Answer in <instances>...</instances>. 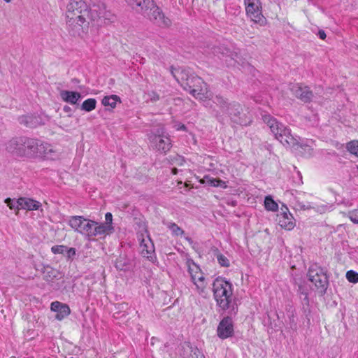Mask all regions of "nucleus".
<instances>
[{
    "mask_svg": "<svg viewBox=\"0 0 358 358\" xmlns=\"http://www.w3.org/2000/svg\"><path fill=\"white\" fill-rule=\"evenodd\" d=\"M66 17L69 32L72 36H79L90 23L91 8L83 0H70L66 6Z\"/></svg>",
    "mask_w": 358,
    "mask_h": 358,
    "instance_id": "f257e3e1",
    "label": "nucleus"
},
{
    "mask_svg": "<svg viewBox=\"0 0 358 358\" xmlns=\"http://www.w3.org/2000/svg\"><path fill=\"white\" fill-rule=\"evenodd\" d=\"M127 3L138 13H141L155 24L166 28L171 24V20L166 17L153 0H126Z\"/></svg>",
    "mask_w": 358,
    "mask_h": 358,
    "instance_id": "f03ea898",
    "label": "nucleus"
},
{
    "mask_svg": "<svg viewBox=\"0 0 358 358\" xmlns=\"http://www.w3.org/2000/svg\"><path fill=\"white\" fill-rule=\"evenodd\" d=\"M262 120L269 127L275 138L282 144L287 146H294L298 144L296 138L292 135L290 129L278 121L276 118L269 114H264L262 115Z\"/></svg>",
    "mask_w": 358,
    "mask_h": 358,
    "instance_id": "7ed1b4c3",
    "label": "nucleus"
},
{
    "mask_svg": "<svg viewBox=\"0 0 358 358\" xmlns=\"http://www.w3.org/2000/svg\"><path fill=\"white\" fill-rule=\"evenodd\" d=\"M213 292L217 306L223 310L231 307L232 299V285L224 278L218 277L213 283Z\"/></svg>",
    "mask_w": 358,
    "mask_h": 358,
    "instance_id": "20e7f679",
    "label": "nucleus"
},
{
    "mask_svg": "<svg viewBox=\"0 0 358 358\" xmlns=\"http://www.w3.org/2000/svg\"><path fill=\"white\" fill-rule=\"evenodd\" d=\"M55 150L51 145L41 140L27 137L25 157L53 159Z\"/></svg>",
    "mask_w": 358,
    "mask_h": 358,
    "instance_id": "39448f33",
    "label": "nucleus"
},
{
    "mask_svg": "<svg viewBox=\"0 0 358 358\" xmlns=\"http://www.w3.org/2000/svg\"><path fill=\"white\" fill-rule=\"evenodd\" d=\"M91 16L90 22L96 23L98 26L103 24H107L113 22L114 16L106 8V5L101 0H91Z\"/></svg>",
    "mask_w": 358,
    "mask_h": 358,
    "instance_id": "423d86ee",
    "label": "nucleus"
},
{
    "mask_svg": "<svg viewBox=\"0 0 358 358\" xmlns=\"http://www.w3.org/2000/svg\"><path fill=\"white\" fill-rule=\"evenodd\" d=\"M308 276L315 286L317 292L324 294L328 287V278L324 268L317 264L313 265L309 268Z\"/></svg>",
    "mask_w": 358,
    "mask_h": 358,
    "instance_id": "0eeeda50",
    "label": "nucleus"
},
{
    "mask_svg": "<svg viewBox=\"0 0 358 358\" xmlns=\"http://www.w3.org/2000/svg\"><path fill=\"white\" fill-rule=\"evenodd\" d=\"M188 272L191 280L195 285L196 289L199 294L205 293L206 288V282L203 273L198 265L193 262H187Z\"/></svg>",
    "mask_w": 358,
    "mask_h": 358,
    "instance_id": "6e6552de",
    "label": "nucleus"
},
{
    "mask_svg": "<svg viewBox=\"0 0 358 358\" xmlns=\"http://www.w3.org/2000/svg\"><path fill=\"white\" fill-rule=\"evenodd\" d=\"M184 90L188 91L194 97L199 99L206 98L208 92L207 85L197 76H194L189 82H186Z\"/></svg>",
    "mask_w": 358,
    "mask_h": 358,
    "instance_id": "1a4fd4ad",
    "label": "nucleus"
},
{
    "mask_svg": "<svg viewBox=\"0 0 358 358\" xmlns=\"http://www.w3.org/2000/svg\"><path fill=\"white\" fill-rule=\"evenodd\" d=\"M69 224L75 231L90 237L92 227L97 222L77 215L69 218Z\"/></svg>",
    "mask_w": 358,
    "mask_h": 358,
    "instance_id": "9d476101",
    "label": "nucleus"
},
{
    "mask_svg": "<svg viewBox=\"0 0 358 358\" xmlns=\"http://www.w3.org/2000/svg\"><path fill=\"white\" fill-rule=\"evenodd\" d=\"M225 113L230 117L233 122L238 124L247 126L251 122L250 117L243 113V108L239 103H229Z\"/></svg>",
    "mask_w": 358,
    "mask_h": 358,
    "instance_id": "9b49d317",
    "label": "nucleus"
},
{
    "mask_svg": "<svg viewBox=\"0 0 358 358\" xmlns=\"http://www.w3.org/2000/svg\"><path fill=\"white\" fill-rule=\"evenodd\" d=\"M248 16L255 23L262 25L265 17L262 13V6L259 0H244Z\"/></svg>",
    "mask_w": 358,
    "mask_h": 358,
    "instance_id": "f8f14e48",
    "label": "nucleus"
},
{
    "mask_svg": "<svg viewBox=\"0 0 358 358\" xmlns=\"http://www.w3.org/2000/svg\"><path fill=\"white\" fill-rule=\"evenodd\" d=\"M148 138L151 143V145L157 150L166 153L171 148V140L166 136L162 134L157 130L156 132H151Z\"/></svg>",
    "mask_w": 358,
    "mask_h": 358,
    "instance_id": "ddd939ff",
    "label": "nucleus"
},
{
    "mask_svg": "<svg viewBox=\"0 0 358 358\" xmlns=\"http://www.w3.org/2000/svg\"><path fill=\"white\" fill-rule=\"evenodd\" d=\"M26 143L27 137L13 138L6 143V150L13 155L25 157Z\"/></svg>",
    "mask_w": 358,
    "mask_h": 358,
    "instance_id": "4468645a",
    "label": "nucleus"
},
{
    "mask_svg": "<svg viewBox=\"0 0 358 358\" xmlns=\"http://www.w3.org/2000/svg\"><path fill=\"white\" fill-rule=\"evenodd\" d=\"M289 89L294 96L304 103H310L315 96L313 91L306 85L294 84Z\"/></svg>",
    "mask_w": 358,
    "mask_h": 358,
    "instance_id": "2eb2a0df",
    "label": "nucleus"
},
{
    "mask_svg": "<svg viewBox=\"0 0 358 358\" xmlns=\"http://www.w3.org/2000/svg\"><path fill=\"white\" fill-rule=\"evenodd\" d=\"M217 336L225 339L231 337L234 334V326L232 320L230 317H224L220 322L217 329Z\"/></svg>",
    "mask_w": 358,
    "mask_h": 358,
    "instance_id": "dca6fc26",
    "label": "nucleus"
},
{
    "mask_svg": "<svg viewBox=\"0 0 358 358\" xmlns=\"http://www.w3.org/2000/svg\"><path fill=\"white\" fill-rule=\"evenodd\" d=\"M170 71L173 78L183 88L185 87V83H189L190 79L194 76L189 69L183 68H174L173 66H171Z\"/></svg>",
    "mask_w": 358,
    "mask_h": 358,
    "instance_id": "f3484780",
    "label": "nucleus"
},
{
    "mask_svg": "<svg viewBox=\"0 0 358 358\" xmlns=\"http://www.w3.org/2000/svg\"><path fill=\"white\" fill-rule=\"evenodd\" d=\"M138 241H140V252L143 257L148 259H151L152 255L155 252V248L149 236H147L146 238H144V236L141 234L138 236Z\"/></svg>",
    "mask_w": 358,
    "mask_h": 358,
    "instance_id": "a211bd4d",
    "label": "nucleus"
},
{
    "mask_svg": "<svg viewBox=\"0 0 358 358\" xmlns=\"http://www.w3.org/2000/svg\"><path fill=\"white\" fill-rule=\"evenodd\" d=\"M50 308L51 310L57 313L55 318L58 320H62L71 313L69 306L59 301L52 302Z\"/></svg>",
    "mask_w": 358,
    "mask_h": 358,
    "instance_id": "6ab92c4d",
    "label": "nucleus"
},
{
    "mask_svg": "<svg viewBox=\"0 0 358 358\" xmlns=\"http://www.w3.org/2000/svg\"><path fill=\"white\" fill-rule=\"evenodd\" d=\"M17 203L20 209L27 210H38L41 206V203L39 201L27 197L19 198Z\"/></svg>",
    "mask_w": 358,
    "mask_h": 358,
    "instance_id": "aec40b11",
    "label": "nucleus"
},
{
    "mask_svg": "<svg viewBox=\"0 0 358 358\" xmlns=\"http://www.w3.org/2000/svg\"><path fill=\"white\" fill-rule=\"evenodd\" d=\"M278 217L279 224L281 227L287 230H291L294 227L295 224L293 221V217L291 213L283 211L280 215H278Z\"/></svg>",
    "mask_w": 358,
    "mask_h": 358,
    "instance_id": "412c9836",
    "label": "nucleus"
},
{
    "mask_svg": "<svg viewBox=\"0 0 358 358\" xmlns=\"http://www.w3.org/2000/svg\"><path fill=\"white\" fill-rule=\"evenodd\" d=\"M113 230V226L106 225L105 223H101L99 224L97 223V224H94V226L92 227L90 237L110 234Z\"/></svg>",
    "mask_w": 358,
    "mask_h": 358,
    "instance_id": "4be33fe9",
    "label": "nucleus"
},
{
    "mask_svg": "<svg viewBox=\"0 0 358 358\" xmlns=\"http://www.w3.org/2000/svg\"><path fill=\"white\" fill-rule=\"evenodd\" d=\"M60 96L63 101L71 104L77 103L78 101L81 98V94L79 92L68 90L62 91Z\"/></svg>",
    "mask_w": 358,
    "mask_h": 358,
    "instance_id": "5701e85b",
    "label": "nucleus"
},
{
    "mask_svg": "<svg viewBox=\"0 0 358 358\" xmlns=\"http://www.w3.org/2000/svg\"><path fill=\"white\" fill-rule=\"evenodd\" d=\"M210 50L212 51V53H213L214 55L221 53L223 55H226L227 57H231L233 60H235L236 62H238L237 60L238 59V54L236 52H231L229 49L222 46H213L210 48Z\"/></svg>",
    "mask_w": 358,
    "mask_h": 358,
    "instance_id": "b1692460",
    "label": "nucleus"
},
{
    "mask_svg": "<svg viewBox=\"0 0 358 358\" xmlns=\"http://www.w3.org/2000/svg\"><path fill=\"white\" fill-rule=\"evenodd\" d=\"M19 122L20 124H24L29 127H35L38 124V120L36 117L32 115H27L20 117Z\"/></svg>",
    "mask_w": 358,
    "mask_h": 358,
    "instance_id": "393cba45",
    "label": "nucleus"
},
{
    "mask_svg": "<svg viewBox=\"0 0 358 358\" xmlns=\"http://www.w3.org/2000/svg\"><path fill=\"white\" fill-rule=\"evenodd\" d=\"M117 101H121L120 98L117 95H111L103 97L101 102L103 106L114 108Z\"/></svg>",
    "mask_w": 358,
    "mask_h": 358,
    "instance_id": "a878e982",
    "label": "nucleus"
},
{
    "mask_svg": "<svg viewBox=\"0 0 358 358\" xmlns=\"http://www.w3.org/2000/svg\"><path fill=\"white\" fill-rule=\"evenodd\" d=\"M185 350L189 353L187 358L205 357L202 352L197 348H193L189 344H186Z\"/></svg>",
    "mask_w": 358,
    "mask_h": 358,
    "instance_id": "bb28decb",
    "label": "nucleus"
},
{
    "mask_svg": "<svg viewBox=\"0 0 358 358\" xmlns=\"http://www.w3.org/2000/svg\"><path fill=\"white\" fill-rule=\"evenodd\" d=\"M96 106V101L95 99L90 98L85 100L83 104L81 105V110L86 111V112H90L95 109Z\"/></svg>",
    "mask_w": 358,
    "mask_h": 358,
    "instance_id": "cd10ccee",
    "label": "nucleus"
},
{
    "mask_svg": "<svg viewBox=\"0 0 358 358\" xmlns=\"http://www.w3.org/2000/svg\"><path fill=\"white\" fill-rule=\"evenodd\" d=\"M264 206L267 210L276 211L278 209V203L273 199L271 196H266L264 199Z\"/></svg>",
    "mask_w": 358,
    "mask_h": 358,
    "instance_id": "c85d7f7f",
    "label": "nucleus"
},
{
    "mask_svg": "<svg viewBox=\"0 0 358 358\" xmlns=\"http://www.w3.org/2000/svg\"><path fill=\"white\" fill-rule=\"evenodd\" d=\"M214 102L220 107L223 113H226L227 110V106H229V103H228L223 97L217 96L215 98Z\"/></svg>",
    "mask_w": 358,
    "mask_h": 358,
    "instance_id": "c756f323",
    "label": "nucleus"
},
{
    "mask_svg": "<svg viewBox=\"0 0 358 358\" xmlns=\"http://www.w3.org/2000/svg\"><path fill=\"white\" fill-rule=\"evenodd\" d=\"M167 226L174 236H182L184 234V231L176 223L170 222Z\"/></svg>",
    "mask_w": 358,
    "mask_h": 358,
    "instance_id": "7c9ffc66",
    "label": "nucleus"
},
{
    "mask_svg": "<svg viewBox=\"0 0 358 358\" xmlns=\"http://www.w3.org/2000/svg\"><path fill=\"white\" fill-rule=\"evenodd\" d=\"M347 150L352 154L358 157V141H352L347 144Z\"/></svg>",
    "mask_w": 358,
    "mask_h": 358,
    "instance_id": "2f4dec72",
    "label": "nucleus"
},
{
    "mask_svg": "<svg viewBox=\"0 0 358 358\" xmlns=\"http://www.w3.org/2000/svg\"><path fill=\"white\" fill-rule=\"evenodd\" d=\"M346 278L350 282H358V273L352 270L348 271L346 273Z\"/></svg>",
    "mask_w": 358,
    "mask_h": 358,
    "instance_id": "473e14b6",
    "label": "nucleus"
},
{
    "mask_svg": "<svg viewBox=\"0 0 358 358\" xmlns=\"http://www.w3.org/2000/svg\"><path fill=\"white\" fill-rule=\"evenodd\" d=\"M288 317H289V319L290 327L292 329L296 328V323L295 320H294L295 310L292 307H290L289 310H288Z\"/></svg>",
    "mask_w": 358,
    "mask_h": 358,
    "instance_id": "72a5a7b5",
    "label": "nucleus"
},
{
    "mask_svg": "<svg viewBox=\"0 0 358 358\" xmlns=\"http://www.w3.org/2000/svg\"><path fill=\"white\" fill-rule=\"evenodd\" d=\"M67 250V246L63 245H54L51 248V251L54 254H64Z\"/></svg>",
    "mask_w": 358,
    "mask_h": 358,
    "instance_id": "f704fd0d",
    "label": "nucleus"
},
{
    "mask_svg": "<svg viewBox=\"0 0 358 358\" xmlns=\"http://www.w3.org/2000/svg\"><path fill=\"white\" fill-rule=\"evenodd\" d=\"M18 199H12L10 198H7L5 200V203L10 208V209H20V207L18 206Z\"/></svg>",
    "mask_w": 358,
    "mask_h": 358,
    "instance_id": "c9c22d12",
    "label": "nucleus"
},
{
    "mask_svg": "<svg viewBox=\"0 0 358 358\" xmlns=\"http://www.w3.org/2000/svg\"><path fill=\"white\" fill-rule=\"evenodd\" d=\"M217 259L222 266H229V260L222 254H218L217 255Z\"/></svg>",
    "mask_w": 358,
    "mask_h": 358,
    "instance_id": "e433bc0d",
    "label": "nucleus"
},
{
    "mask_svg": "<svg viewBox=\"0 0 358 358\" xmlns=\"http://www.w3.org/2000/svg\"><path fill=\"white\" fill-rule=\"evenodd\" d=\"M171 162L173 164H175L176 166H182L185 162V160L183 157L176 155L171 159Z\"/></svg>",
    "mask_w": 358,
    "mask_h": 358,
    "instance_id": "4c0bfd02",
    "label": "nucleus"
},
{
    "mask_svg": "<svg viewBox=\"0 0 358 358\" xmlns=\"http://www.w3.org/2000/svg\"><path fill=\"white\" fill-rule=\"evenodd\" d=\"M348 217L352 222L358 224V209L350 211L348 213Z\"/></svg>",
    "mask_w": 358,
    "mask_h": 358,
    "instance_id": "58836bf2",
    "label": "nucleus"
},
{
    "mask_svg": "<svg viewBox=\"0 0 358 358\" xmlns=\"http://www.w3.org/2000/svg\"><path fill=\"white\" fill-rule=\"evenodd\" d=\"M207 180H208V181H207L208 183L213 187H219L224 183L222 180H219V179L207 178Z\"/></svg>",
    "mask_w": 358,
    "mask_h": 358,
    "instance_id": "ea45409f",
    "label": "nucleus"
},
{
    "mask_svg": "<svg viewBox=\"0 0 358 358\" xmlns=\"http://www.w3.org/2000/svg\"><path fill=\"white\" fill-rule=\"evenodd\" d=\"M147 94L149 100L152 102H156L159 100V95L155 91L148 92Z\"/></svg>",
    "mask_w": 358,
    "mask_h": 358,
    "instance_id": "a19ab883",
    "label": "nucleus"
},
{
    "mask_svg": "<svg viewBox=\"0 0 358 358\" xmlns=\"http://www.w3.org/2000/svg\"><path fill=\"white\" fill-rule=\"evenodd\" d=\"M106 222H104L106 225L112 226L113 215L110 213H106L105 215Z\"/></svg>",
    "mask_w": 358,
    "mask_h": 358,
    "instance_id": "79ce46f5",
    "label": "nucleus"
},
{
    "mask_svg": "<svg viewBox=\"0 0 358 358\" xmlns=\"http://www.w3.org/2000/svg\"><path fill=\"white\" fill-rule=\"evenodd\" d=\"M66 256L68 258H71L76 255V249L74 248H67V250H66Z\"/></svg>",
    "mask_w": 358,
    "mask_h": 358,
    "instance_id": "37998d69",
    "label": "nucleus"
},
{
    "mask_svg": "<svg viewBox=\"0 0 358 358\" xmlns=\"http://www.w3.org/2000/svg\"><path fill=\"white\" fill-rule=\"evenodd\" d=\"M302 300L304 304L308 305L309 304V299L308 296V293H304V296H302Z\"/></svg>",
    "mask_w": 358,
    "mask_h": 358,
    "instance_id": "c03bdc74",
    "label": "nucleus"
},
{
    "mask_svg": "<svg viewBox=\"0 0 358 358\" xmlns=\"http://www.w3.org/2000/svg\"><path fill=\"white\" fill-rule=\"evenodd\" d=\"M318 36L320 37V38H321V39L324 40V39H325V38H326L327 35H326V34H325L324 31H323V30H320V31H318Z\"/></svg>",
    "mask_w": 358,
    "mask_h": 358,
    "instance_id": "a18cd8bd",
    "label": "nucleus"
},
{
    "mask_svg": "<svg viewBox=\"0 0 358 358\" xmlns=\"http://www.w3.org/2000/svg\"><path fill=\"white\" fill-rule=\"evenodd\" d=\"M45 271L48 274L49 277H51V275H52L53 277H55V275H53V273H55V271L52 268L48 267L47 268H45Z\"/></svg>",
    "mask_w": 358,
    "mask_h": 358,
    "instance_id": "49530a36",
    "label": "nucleus"
},
{
    "mask_svg": "<svg viewBox=\"0 0 358 358\" xmlns=\"http://www.w3.org/2000/svg\"><path fill=\"white\" fill-rule=\"evenodd\" d=\"M299 293L300 295V297L302 298V296H304V293H307L306 291L301 287H299Z\"/></svg>",
    "mask_w": 358,
    "mask_h": 358,
    "instance_id": "de8ad7c7",
    "label": "nucleus"
},
{
    "mask_svg": "<svg viewBox=\"0 0 358 358\" xmlns=\"http://www.w3.org/2000/svg\"><path fill=\"white\" fill-rule=\"evenodd\" d=\"M63 110L66 113H70L71 111V108L68 106H64Z\"/></svg>",
    "mask_w": 358,
    "mask_h": 358,
    "instance_id": "09e8293b",
    "label": "nucleus"
},
{
    "mask_svg": "<svg viewBox=\"0 0 358 358\" xmlns=\"http://www.w3.org/2000/svg\"><path fill=\"white\" fill-rule=\"evenodd\" d=\"M178 129H182V130H185L186 129V127L184 125V124H180L179 127H178Z\"/></svg>",
    "mask_w": 358,
    "mask_h": 358,
    "instance_id": "8fccbe9b",
    "label": "nucleus"
},
{
    "mask_svg": "<svg viewBox=\"0 0 358 358\" xmlns=\"http://www.w3.org/2000/svg\"><path fill=\"white\" fill-rule=\"evenodd\" d=\"M177 173H178V169L176 168H173L172 173L175 175V174H177Z\"/></svg>",
    "mask_w": 358,
    "mask_h": 358,
    "instance_id": "3c124183",
    "label": "nucleus"
},
{
    "mask_svg": "<svg viewBox=\"0 0 358 358\" xmlns=\"http://www.w3.org/2000/svg\"><path fill=\"white\" fill-rule=\"evenodd\" d=\"M303 208L304 209H310V208H311L310 206H303Z\"/></svg>",
    "mask_w": 358,
    "mask_h": 358,
    "instance_id": "603ef678",
    "label": "nucleus"
},
{
    "mask_svg": "<svg viewBox=\"0 0 358 358\" xmlns=\"http://www.w3.org/2000/svg\"><path fill=\"white\" fill-rule=\"evenodd\" d=\"M306 148L308 151H311V150H312V149H311L310 147H308V146H306Z\"/></svg>",
    "mask_w": 358,
    "mask_h": 358,
    "instance_id": "864d4df0",
    "label": "nucleus"
},
{
    "mask_svg": "<svg viewBox=\"0 0 358 358\" xmlns=\"http://www.w3.org/2000/svg\"><path fill=\"white\" fill-rule=\"evenodd\" d=\"M4 1H6V3H10L11 1V0H3Z\"/></svg>",
    "mask_w": 358,
    "mask_h": 358,
    "instance_id": "5fc2aeb1",
    "label": "nucleus"
},
{
    "mask_svg": "<svg viewBox=\"0 0 358 358\" xmlns=\"http://www.w3.org/2000/svg\"><path fill=\"white\" fill-rule=\"evenodd\" d=\"M235 310V308L233 306L232 307V309H231V311L234 310Z\"/></svg>",
    "mask_w": 358,
    "mask_h": 358,
    "instance_id": "6e6d98bb",
    "label": "nucleus"
},
{
    "mask_svg": "<svg viewBox=\"0 0 358 358\" xmlns=\"http://www.w3.org/2000/svg\"><path fill=\"white\" fill-rule=\"evenodd\" d=\"M200 358H205V357H200Z\"/></svg>",
    "mask_w": 358,
    "mask_h": 358,
    "instance_id": "4d7b16f0",
    "label": "nucleus"
}]
</instances>
